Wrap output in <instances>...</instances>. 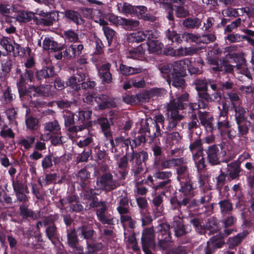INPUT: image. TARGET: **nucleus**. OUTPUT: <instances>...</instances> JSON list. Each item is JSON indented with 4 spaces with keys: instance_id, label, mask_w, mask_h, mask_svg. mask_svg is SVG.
Listing matches in <instances>:
<instances>
[{
    "instance_id": "nucleus-1",
    "label": "nucleus",
    "mask_w": 254,
    "mask_h": 254,
    "mask_svg": "<svg viewBox=\"0 0 254 254\" xmlns=\"http://www.w3.org/2000/svg\"><path fill=\"white\" fill-rule=\"evenodd\" d=\"M189 94L185 93L176 99L170 101L167 106V120L168 124L167 129L169 131L173 130L184 118V116L179 114V110L186 109L189 108L192 111L200 109H205L207 107V102L203 99L199 98L197 103L189 102Z\"/></svg>"
},
{
    "instance_id": "nucleus-2",
    "label": "nucleus",
    "mask_w": 254,
    "mask_h": 254,
    "mask_svg": "<svg viewBox=\"0 0 254 254\" xmlns=\"http://www.w3.org/2000/svg\"><path fill=\"white\" fill-rule=\"evenodd\" d=\"M146 136L145 134L140 133L132 140V152L130 153L129 161L131 163V171L134 176H138L144 171L146 167V162L149 159V154L146 151L142 150L137 151L134 150L142 143L146 142Z\"/></svg>"
},
{
    "instance_id": "nucleus-3",
    "label": "nucleus",
    "mask_w": 254,
    "mask_h": 254,
    "mask_svg": "<svg viewBox=\"0 0 254 254\" xmlns=\"http://www.w3.org/2000/svg\"><path fill=\"white\" fill-rule=\"evenodd\" d=\"M151 150L154 156L153 167L154 169H169L171 166L177 165L180 161L174 158L166 159L162 147L157 144L152 145Z\"/></svg>"
},
{
    "instance_id": "nucleus-4",
    "label": "nucleus",
    "mask_w": 254,
    "mask_h": 254,
    "mask_svg": "<svg viewBox=\"0 0 254 254\" xmlns=\"http://www.w3.org/2000/svg\"><path fill=\"white\" fill-rule=\"evenodd\" d=\"M95 181L97 190L100 192L111 191L120 186L119 181L114 179L113 175L110 172H105L100 175L96 178Z\"/></svg>"
},
{
    "instance_id": "nucleus-5",
    "label": "nucleus",
    "mask_w": 254,
    "mask_h": 254,
    "mask_svg": "<svg viewBox=\"0 0 254 254\" xmlns=\"http://www.w3.org/2000/svg\"><path fill=\"white\" fill-rule=\"evenodd\" d=\"M135 41L140 42L147 40L148 49L150 53L159 54L161 52L163 44L158 40H154L153 32L151 30L146 31L141 33H138L135 36Z\"/></svg>"
},
{
    "instance_id": "nucleus-6",
    "label": "nucleus",
    "mask_w": 254,
    "mask_h": 254,
    "mask_svg": "<svg viewBox=\"0 0 254 254\" xmlns=\"http://www.w3.org/2000/svg\"><path fill=\"white\" fill-rule=\"evenodd\" d=\"M59 201L62 206L68 204L65 208L70 213H79L83 210V206L77 194L70 193L66 197L61 198Z\"/></svg>"
},
{
    "instance_id": "nucleus-7",
    "label": "nucleus",
    "mask_w": 254,
    "mask_h": 254,
    "mask_svg": "<svg viewBox=\"0 0 254 254\" xmlns=\"http://www.w3.org/2000/svg\"><path fill=\"white\" fill-rule=\"evenodd\" d=\"M11 18H16L21 25L24 24H34L49 26L53 25L55 20L54 17H44L38 18V17H6V20H9Z\"/></svg>"
},
{
    "instance_id": "nucleus-8",
    "label": "nucleus",
    "mask_w": 254,
    "mask_h": 254,
    "mask_svg": "<svg viewBox=\"0 0 254 254\" xmlns=\"http://www.w3.org/2000/svg\"><path fill=\"white\" fill-rule=\"evenodd\" d=\"M209 86L213 93H209L206 91L200 94V98L203 99L207 103L214 102L217 99L221 100L222 93L220 90V83L212 79H207V88Z\"/></svg>"
},
{
    "instance_id": "nucleus-9",
    "label": "nucleus",
    "mask_w": 254,
    "mask_h": 254,
    "mask_svg": "<svg viewBox=\"0 0 254 254\" xmlns=\"http://www.w3.org/2000/svg\"><path fill=\"white\" fill-rule=\"evenodd\" d=\"M91 209L96 210L97 219L103 224L114 225V218H110L107 214L108 206L107 202L104 200L99 201Z\"/></svg>"
},
{
    "instance_id": "nucleus-10",
    "label": "nucleus",
    "mask_w": 254,
    "mask_h": 254,
    "mask_svg": "<svg viewBox=\"0 0 254 254\" xmlns=\"http://www.w3.org/2000/svg\"><path fill=\"white\" fill-rule=\"evenodd\" d=\"M75 114L70 111L66 112L64 116V125L66 127H68L67 130L72 133H77L78 131H82L85 128H88L91 127L92 124L91 121H88L84 125L80 126H74L75 122Z\"/></svg>"
},
{
    "instance_id": "nucleus-11",
    "label": "nucleus",
    "mask_w": 254,
    "mask_h": 254,
    "mask_svg": "<svg viewBox=\"0 0 254 254\" xmlns=\"http://www.w3.org/2000/svg\"><path fill=\"white\" fill-rule=\"evenodd\" d=\"M170 229V224L167 223H163L160 225L158 231V245L163 250H166L168 247V243L171 242Z\"/></svg>"
},
{
    "instance_id": "nucleus-12",
    "label": "nucleus",
    "mask_w": 254,
    "mask_h": 254,
    "mask_svg": "<svg viewBox=\"0 0 254 254\" xmlns=\"http://www.w3.org/2000/svg\"><path fill=\"white\" fill-rule=\"evenodd\" d=\"M219 146L218 144H213L204 148V154L206 155V161L211 166H216L221 164L220 159L221 151Z\"/></svg>"
},
{
    "instance_id": "nucleus-13",
    "label": "nucleus",
    "mask_w": 254,
    "mask_h": 254,
    "mask_svg": "<svg viewBox=\"0 0 254 254\" xmlns=\"http://www.w3.org/2000/svg\"><path fill=\"white\" fill-rule=\"evenodd\" d=\"M81 190V196L84 200L90 201L89 204L86 206L88 209H91L93 206H95L96 203L99 201V198L97 195L100 194L101 192L97 191L96 187L94 188H90L89 187H86L85 189L80 188Z\"/></svg>"
},
{
    "instance_id": "nucleus-14",
    "label": "nucleus",
    "mask_w": 254,
    "mask_h": 254,
    "mask_svg": "<svg viewBox=\"0 0 254 254\" xmlns=\"http://www.w3.org/2000/svg\"><path fill=\"white\" fill-rule=\"evenodd\" d=\"M109 20L116 25H121L127 30H135L139 27V21L123 17H108Z\"/></svg>"
},
{
    "instance_id": "nucleus-15",
    "label": "nucleus",
    "mask_w": 254,
    "mask_h": 254,
    "mask_svg": "<svg viewBox=\"0 0 254 254\" xmlns=\"http://www.w3.org/2000/svg\"><path fill=\"white\" fill-rule=\"evenodd\" d=\"M154 239V229L153 228L145 229L142 233V249L144 254H152L150 249Z\"/></svg>"
},
{
    "instance_id": "nucleus-16",
    "label": "nucleus",
    "mask_w": 254,
    "mask_h": 254,
    "mask_svg": "<svg viewBox=\"0 0 254 254\" xmlns=\"http://www.w3.org/2000/svg\"><path fill=\"white\" fill-rule=\"evenodd\" d=\"M179 182L180 185L179 191L184 195L183 198H188L190 200V198L194 196V190L196 189V186L193 183L191 178Z\"/></svg>"
},
{
    "instance_id": "nucleus-17",
    "label": "nucleus",
    "mask_w": 254,
    "mask_h": 254,
    "mask_svg": "<svg viewBox=\"0 0 254 254\" xmlns=\"http://www.w3.org/2000/svg\"><path fill=\"white\" fill-rule=\"evenodd\" d=\"M222 107L224 105H226V109L229 111H232V108L239 105L238 103L240 98L235 92H228L226 94H222Z\"/></svg>"
},
{
    "instance_id": "nucleus-18",
    "label": "nucleus",
    "mask_w": 254,
    "mask_h": 254,
    "mask_svg": "<svg viewBox=\"0 0 254 254\" xmlns=\"http://www.w3.org/2000/svg\"><path fill=\"white\" fill-rule=\"evenodd\" d=\"M170 227L177 238L181 237L189 233L187 226L184 224L183 220L180 217H174Z\"/></svg>"
},
{
    "instance_id": "nucleus-19",
    "label": "nucleus",
    "mask_w": 254,
    "mask_h": 254,
    "mask_svg": "<svg viewBox=\"0 0 254 254\" xmlns=\"http://www.w3.org/2000/svg\"><path fill=\"white\" fill-rule=\"evenodd\" d=\"M244 170L241 168L240 164L234 161L227 164L225 174L227 176L229 181L239 179V177L243 174Z\"/></svg>"
},
{
    "instance_id": "nucleus-20",
    "label": "nucleus",
    "mask_w": 254,
    "mask_h": 254,
    "mask_svg": "<svg viewBox=\"0 0 254 254\" xmlns=\"http://www.w3.org/2000/svg\"><path fill=\"white\" fill-rule=\"evenodd\" d=\"M78 236L87 241V243L94 240V237L96 235L92 225L83 224L77 228Z\"/></svg>"
},
{
    "instance_id": "nucleus-21",
    "label": "nucleus",
    "mask_w": 254,
    "mask_h": 254,
    "mask_svg": "<svg viewBox=\"0 0 254 254\" xmlns=\"http://www.w3.org/2000/svg\"><path fill=\"white\" fill-rule=\"evenodd\" d=\"M226 105H223V107L221 110L219 107L220 112L217 121L216 130H218L220 133L221 132V131L230 127L229 122L228 121L229 110L227 109H226Z\"/></svg>"
},
{
    "instance_id": "nucleus-22",
    "label": "nucleus",
    "mask_w": 254,
    "mask_h": 254,
    "mask_svg": "<svg viewBox=\"0 0 254 254\" xmlns=\"http://www.w3.org/2000/svg\"><path fill=\"white\" fill-rule=\"evenodd\" d=\"M174 159H180V161L179 162L177 163V165H173L170 167V168L172 167H177L176 168V173L177 174V179L178 181L189 179L190 178H191V177L190 175V173L189 171V168L187 166L183 165L184 163V158H174Z\"/></svg>"
},
{
    "instance_id": "nucleus-23",
    "label": "nucleus",
    "mask_w": 254,
    "mask_h": 254,
    "mask_svg": "<svg viewBox=\"0 0 254 254\" xmlns=\"http://www.w3.org/2000/svg\"><path fill=\"white\" fill-rule=\"evenodd\" d=\"M223 16H240L241 14L245 13L248 16H254V8L247 7L243 8L234 9L227 8L222 11Z\"/></svg>"
},
{
    "instance_id": "nucleus-24",
    "label": "nucleus",
    "mask_w": 254,
    "mask_h": 254,
    "mask_svg": "<svg viewBox=\"0 0 254 254\" xmlns=\"http://www.w3.org/2000/svg\"><path fill=\"white\" fill-rule=\"evenodd\" d=\"M90 176L91 173L86 167L78 171L77 180L80 188L85 189L86 187H89Z\"/></svg>"
},
{
    "instance_id": "nucleus-25",
    "label": "nucleus",
    "mask_w": 254,
    "mask_h": 254,
    "mask_svg": "<svg viewBox=\"0 0 254 254\" xmlns=\"http://www.w3.org/2000/svg\"><path fill=\"white\" fill-rule=\"evenodd\" d=\"M189 60L178 61L171 64L172 67V74H176L180 76H185L186 70L188 67Z\"/></svg>"
},
{
    "instance_id": "nucleus-26",
    "label": "nucleus",
    "mask_w": 254,
    "mask_h": 254,
    "mask_svg": "<svg viewBox=\"0 0 254 254\" xmlns=\"http://www.w3.org/2000/svg\"><path fill=\"white\" fill-rule=\"evenodd\" d=\"M111 64L109 63L103 64L98 69V74L103 83L112 82V75L110 72Z\"/></svg>"
},
{
    "instance_id": "nucleus-27",
    "label": "nucleus",
    "mask_w": 254,
    "mask_h": 254,
    "mask_svg": "<svg viewBox=\"0 0 254 254\" xmlns=\"http://www.w3.org/2000/svg\"><path fill=\"white\" fill-rule=\"evenodd\" d=\"M229 57L227 54L222 59H220V66L212 67V70L215 72L221 71L223 73H232L234 70V65L229 64Z\"/></svg>"
},
{
    "instance_id": "nucleus-28",
    "label": "nucleus",
    "mask_w": 254,
    "mask_h": 254,
    "mask_svg": "<svg viewBox=\"0 0 254 254\" xmlns=\"http://www.w3.org/2000/svg\"><path fill=\"white\" fill-rule=\"evenodd\" d=\"M170 202L172 210L181 212L182 206H187L189 203L190 200L188 198H183L182 195L180 194L179 196L176 195L171 197Z\"/></svg>"
},
{
    "instance_id": "nucleus-29",
    "label": "nucleus",
    "mask_w": 254,
    "mask_h": 254,
    "mask_svg": "<svg viewBox=\"0 0 254 254\" xmlns=\"http://www.w3.org/2000/svg\"><path fill=\"white\" fill-rule=\"evenodd\" d=\"M56 221H53L48 224L45 228V235L51 242L55 244L59 240L60 234L55 224Z\"/></svg>"
},
{
    "instance_id": "nucleus-30",
    "label": "nucleus",
    "mask_w": 254,
    "mask_h": 254,
    "mask_svg": "<svg viewBox=\"0 0 254 254\" xmlns=\"http://www.w3.org/2000/svg\"><path fill=\"white\" fill-rule=\"evenodd\" d=\"M66 232L67 241L65 244L67 245L69 248H72L80 245L77 229L76 230L74 228L72 229L67 228Z\"/></svg>"
},
{
    "instance_id": "nucleus-31",
    "label": "nucleus",
    "mask_w": 254,
    "mask_h": 254,
    "mask_svg": "<svg viewBox=\"0 0 254 254\" xmlns=\"http://www.w3.org/2000/svg\"><path fill=\"white\" fill-rule=\"evenodd\" d=\"M57 75L53 66H49L44 68L40 70L37 71L34 73V78L33 81L35 79L38 81L42 80L44 79H47Z\"/></svg>"
},
{
    "instance_id": "nucleus-32",
    "label": "nucleus",
    "mask_w": 254,
    "mask_h": 254,
    "mask_svg": "<svg viewBox=\"0 0 254 254\" xmlns=\"http://www.w3.org/2000/svg\"><path fill=\"white\" fill-rule=\"evenodd\" d=\"M84 46L82 44H71L70 46L66 47L64 52V56L67 58H75L78 57L83 50Z\"/></svg>"
},
{
    "instance_id": "nucleus-33",
    "label": "nucleus",
    "mask_w": 254,
    "mask_h": 254,
    "mask_svg": "<svg viewBox=\"0 0 254 254\" xmlns=\"http://www.w3.org/2000/svg\"><path fill=\"white\" fill-rule=\"evenodd\" d=\"M171 76L166 79L168 84L171 87V86L177 88L184 89L187 86L185 79L183 78L184 76H180L176 74H172Z\"/></svg>"
},
{
    "instance_id": "nucleus-34",
    "label": "nucleus",
    "mask_w": 254,
    "mask_h": 254,
    "mask_svg": "<svg viewBox=\"0 0 254 254\" xmlns=\"http://www.w3.org/2000/svg\"><path fill=\"white\" fill-rule=\"evenodd\" d=\"M248 234L249 232L247 230H244L242 232L237 234L234 237H229L227 240L229 249H235L243 242Z\"/></svg>"
},
{
    "instance_id": "nucleus-35",
    "label": "nucleus",
    "mask_w": 254,
    "mask_h": 254,
    "mask_svg": "<svg viewBox=\"0 0 254 254\" xmlns=\"http://www.w3.org/2000/svg\"><path fill=\"white\" fill-rule=\"evenodd\" d=\"M19 216L22 218V221L25 222L29 218L31 219H37V216L35 212L29 209L27 205L22 204L19 206Z\"/></svg>"
},
{
    "instance_id": "nucleus-36",
    "label": "nucleus",
    "mask_w": 254,
    "mask_h": 254,
    "mask_svg": "<svg viewBox=\"0 0 254 254\" xmlns=\"http://www.w3.org/2000/svg\"><path fill=\"white\" fill-rule=\"evenodd\" d=\"M203 151L201 150H197L192 155V158L195 163L198 171L203 170L206 167V158H204Z\"/></svg>"
},
{
    "instance_id": "nucleus-37",
    "label": "nucleus",
    "mask_w": 254,
    "mask_h": 254,
    "mask_svg": "<svg viewBox=\"0 0 254 254\" xmlns=\"http://www.w3.org/2000/svg\"><path fill=\"white\" fill-rule=\"evenodd\" d=\"M30 109L27 107L25 114V125L26 128L30 130H36L38 128V119L32 116H29Z\"/></svg>"
},
{
    "instance_id": "nucleus-38",
    "label": "nucleus",
    "mask_w": 254,
    "mask_h": 254,
    "mask_svg": "<svg viewBox=\"0 0 254 254\" xmlns=\"http://www.w3.org/2000/svg\"><path fill=\"white\" fill-rule=\"evenodd\" d=\"M199 119L201 124L206 128L207 131L213 132L216 131V127H213L211 118H207L204 113L198 111Z\"/></svg>"
},
{
    "instance_id": "nucleus-39",
    "label": "nucleus",
    "mask_w": 254,
    "mask_h": 254,
    "mask_svg": "<svg viewBox=\"0 0 254 254\" xmlns=\"http://www.w3.org/2000/svg\"><path fill=\"white\" fill-rule=\"evenodd\" d=\"M165 39L166 41H168V44L173 45L174 43H176L177 44L181 43V34H178L173 29L172 30L170 29H167L165 31Z\"/></svg>"
},
{
    "instance_id": "nucleus-40",
    "label": "nucleus",
    "mask_w": 254,
    "mask_h": 254,
    "mask_svg": "<svg viewBox=\"0 0 254 254\" xmlns=\"http://www.w3.org/2000/svg\"><path fill=\"white\" fill-rule=\"evenodd\" d=\"M193 84L195 85V88L198 92V96L200 98V94L209 91L207 88V79L205 78H197L193 81Z\"/></svg>"
},
{
    "instance_id": "nucleus-41",
    "label": "nucleus",
    "mask_w": 254,
    "mask_h": 254,
    "mask_svg": "<svg viewBox=\"0 0 254 254\" xmlns=\"http://www.w3.org/2000/svg\"><path fill=\"white\" fill-rule=\"evenodd\" d=\"M221 214L224 216L229 214L233 210V203L228 199H224L218 202Z\"/></svg>"
},
{
    "instance_id": "nucleus-42",
    "label": "nucleus",
    "mask_w": 254,
    "mask_h": 254,
    "mask_svg": "<svg viewBox=\"0 0 254 254\" xmlns=\"http://www.w3.org/2000/svg\"><path fill=\"white\" fill-rule=\"evenodd\" d=\"M228 55L230 60H233L235 63H236V66L238 69L242 68L243 66H246V60L243 53H229Z\"/></svg>"
},
{
    "instance_id": "nucleus-43",
    "label": "nucleus",
    "mask_w": 254,
    "mask_h": 254,
    "mask_svg": "<svg viewBox=\"0 0 254 254\" xmlns=\"http://www.w3.org/2000/svg\"><path fill=\"white\" fill-rule=\"evenodd\" d=\"M15 78L17 77V75H19V79L23 78L24 79H27V82H33L34 78V72L31 69H25V72L23 73L20 68L17 67L15 70Z\"/></svg>"
},
{
    "instance_id": "nucleus-44",
    "label": "nucleus",
    "mask_w": 254,
    "mask_h": 254,
    "mask_svg": "<svg viewBox=\"0 0 254 254\" xmlns=\"http://www.w3.org/2000/svg\"><path fill=\"white\" fill-rule=\"evenodd\" d=\"M12 187L15 193L20 191H26L27 193H29L27 185L21 180H19L17 178L13 179Z\"/></svg>"
},
{
    "instance_id": "nucleus-45",
    "label": "nucleus",
    "mask_w": 254,
    "mask_h": 254,
    "mask_svg": "<svg viewBox=\"0 0 254 254\" xmlns=\"http://www.w3.org/2000/svg\"><path fill=\"white\" fill-rule=\"evenodd\" d=\"M117 210L120 214H126L129 212L128 199L127 196L122 197L120 198Z\"/></svg>"
},
{
    "instance_id": "nucleus-46",
    "label": "nucleus",
    "mask_w": 254,
    "mask_h": 254,
    "mask_svg": "<svg viewBox=\"0 0 254 254\" xmlns=\"http://www.w3.org/2000/svg\"><path fill=\"white\" fill-rule=\"evenodd\" d=\"M59 218L58 214H50L44 218L42 221H39L36 223L37 229H39L40 227H46L48 224L53 221H57Z\"/></svg>"
},
{
    "instance_id": "nucleus-47",
    "label": "nucleus",
    "mask_w": 254,
    "mask_h": 254,
    "mask_svg": "<svg viewBox=\"0 0 254 254\" xmlns=\"http://www.w3.org/2000/svg\"><path fill=\"white\" fill-rule=\"evenodd\" d=\"M75 115L77 118V122H78V124H79L82 123L83 125H84V122L90 119L92 115V111L86 109L81 110L79 111L78 112H76Z\"/></svg>"
},
{
    "instance_id": "nucleus-48",
    "label": "nucleus",
    "mask_w": 254,
    "mask_h": 254,
    "mask_svg": "<svg viewBox=\"0 0 254 254\" xmlns=\"http://www.w3.org/2000/svg\"><path fill=\"white\" fill-rule=\"evenodd\" d=\"M156 1L163 4L167 8L168 16H173L172 3L182 4L184 3V0H156Z\"/></svg>"
},
{
    "instance_id": "nucleus-49",
    "label": "nucleus",
    "mask_w": 254,
    "mask_h": 254,
    "mask_svg": "<svg viewBox=\"0 0 254 254\" xmlns=\"http://www.w3.org/2000/svg\"><path fill=\"white\" fill-rule=\"evenodd\" d=\"M120 70L123 75L126 76L138 73L141 71L140 68H134L123 64L120 65Z\"/></svg>"
},
{
    "instance_id": "nucleus-50",
    "label": "nucleus",
    "mask_w": 254,
    "mask_h": 254,
    "mask_svg": "<svg viewBox=\"0 0 254 254\" xmlns=\"http://www.w3.org/2000/svg\"><path fill=\"white\" fill-rule=\"evenodd\" d=\"M238 126V134L239 136H242L248 133L249 129L250 123L247 119L236 122Z\"/></svg>"
},
{
    "instance_id": "nucleus-51",
    "label": "nucleus",
    "mask_w": 254,
    "mask_h": 254,
    "mask_svg": "<svg viewBox=\"0 0 254 254\" xmlns=\"http://www.w3.org/2000/svg\"><path fill=\"white\" fill-rule=\"evenodd\" d=\"M220 172V174L216 177L215 187L216 189L219 192V193L221 194L223 187L226 183L227 176L225 172H223L221 169Z\"/></svg>"
},
{
    "instance_id": "nucleus-52",
    "label": "nucleus",
    "mask_w": 254,
    "mask_h": 254,
    "mask_svg": "<svg viewBox=\"0 0 254 254\" xmlns=\"http://www.w3.org/2000/svg\"><path fill=\"white\" fill-rule=\"evenodd\" d=\"M235 111V117L236 122L244 121L247 119L246 117V110L245 108L239 104L232 108V111Z\"/></svg>"
},
{
    "instance_id": "nucleus-53",
    "label": "nucleus",
    "mask_w": 254,
    "mask_h": 254,
    "mask_svg": "<svg viewBox=\"0 0 254 254\" xmlns=\"http://www.w3.org/2000/svg\"><path fill=\"white\" fill-rule=\"evenodd\" d=\"M103 248L104 245L101 242L89 243L88 242L87 243V254H97Z\"/></svg>"
},
{
    "instance_id": "nucleus-54",
    "label": "nucleus",
    "mask_w": 254,
    "mask_h": 254,
    "mask_svg": "<svg viewBox=\"0 0 254 254\" xmlns=\"http://www.w3.org/2000/svg\"><path fill=\"white\" fill-rule=\"evenodd\" d=\"M221 235L218 234L211 237L210 240L208 241L210 244V246L213 247L215 250L222 248L225 244L223 240L224 238H221Z\"/></svg>"
},
{
    "instance_id": "nucleus-55",
    "label": "nucleus",
    "mask_w": 254,
    "mask_h": 254,
    "mask_svg": "<svg viewBox=\"0 0 254 254\" xmlns=\"http://www.w3.org/2000/svg\"><path fill=\"white\" fill-rule=\"evenodd\" d=\"M189 222L193 226L196 232L200 234H203L205 233V226L201 225L199 218L194 217L190 218Z\"/></svg>"
},
{
    "instance_id": "nucleus-56",
    "label": "nucleus",
    "mask_w": 254,
    "mask_h": 254,
    "mask_svg": "<svg viewBox=\"0 0 254 254\" xmlns=\"http://www.w3.org/2000/svg\"><path fill=\"white\" fill-rule=\"evenodd\" d=\"M117 8L118 10L123 14H132L134 13V6H132L129 3L127 2L118 3Z\"/></svg>"
},
{
    "instance_id": "nucleus-57",
    "label": "nucleus",
    "mask_w": 254,
    "mask_h": 254,
    "mask_svg": "<svg viewBox=\"0 0 254 254\" xmlns=\"http://www.w3.org/2000/svg\"><path fill=\"white\" fill-rule=\"evenodd\" d=\"M202 144V141L200 137H198L194 141L191 140L189 149L190 151L192 153V155L194 153V151L196 152L197 150H201L202 151L204 152V148H203Z\"/></svg>"
},
{
    "instance_id": "nucleus-58",
    "label": "nucleus",
    "mask_w": 254,
    "mask_h": 254,
    "mask_svg": "<svg viewBox=\"0 0 254 254\" xmlns=\"http://www.w3.org/2000/svg\"><path fill=\"white\" fill-rule=\"evenodd\" d=\"M96 85L97 83L94 80L88 78L81 83L80 89L88 91V93H93Z\"/></svg>"
},
{
    "instance_id": "nucleus-59",
    "label": "nucleus",
    "mask_w": 254,
    "mask_h": 254,
    "mask_svg": "<svg viewBox=\"0 0 254 254\" xmlns=\"http://www.w3.org/2000/svg\"><path fill=\"white\" fill-rule=\"evenodd\" d=\"M44 129L46 131L52 132L54 133L58 134L60 132L61 127L58 122L56 120L53 122H48L45 124ZM61 133H60L61 134Z\"/></svg>"
},
{
    "instance_id": "nucleus-60",
    "label": "nucleus",
    "mask_w": 254,
    "mask_h": 254,
    "mask_svg": "<svg viewBox=\"0 0 254 254\" xmlns=\"http://www.w3.org/2000/svg\"><path fill=\"white\" fill-rule=\"evenodd\" d=\"M35 137L32 135L26 136V138H23L19 140L18 144L24 147L26 150H29L32 146V144L35 142Z\"/></svg>"
},
{
    "instance_id": "nucleus-61",
    "label": "nucleus",
    "mask_w": 254,
    "mask_h": 254,
    "mask_svg": "<svg viewBox=\"0 0 254 254\" xmlns=\"http://www.w3.org/2000/svg\"><path fill=\"white\" fill-rule=\"evenodd\" d=\"M113 118H110L109 120L107 118H100L97 119V123L100 125L102 130L105 131L110 129L111 125L113 124Z\"/></svg>"
},
{
    "instance_id": "nucleus-62",
    "label": "nucleus",
    "mask_w": 254,
    "mask_h": 254,
    "mask_svg": "<svg viewBox=\"0 0 254 254\" xmlns=\"http://www.w3.org/2000/svg\"><path fill=\"white\" fill-rule=\"evenodd\" d=\"M164 169H155L156 172L154 174V177L160 180H171L173 174L171 171H163Z\"/></svg>"
},
{
    "instance_id": "nucleus-63",
    "label": "nucleus",
    "mask_w": 254,
    "mask_h": 254,
    "mask_svg": "<svg viewBox=\"0 0 254 254\" xmlns=\"http://www.w3.org/2000/svg\"><path fill=\"white\" fill-rule=\"evenodd\" d=\"M201 21L197 17H189L183 22L184 25L189 28H197L200 25Z\"/></svg>"
},
{
    "instance_id": "nucleus-64",
    "label": "nucleus",
    "mask_w": 254,
    "mask_h": 254,
    "mask_svg": "<svg viewBox=\"0 0 254 254\" xmlns=\"http://www.w3.org/2000/svg\"><path fill=\"white\" fill-rule=\"evenodd\" d=\"M78 81V78L76 76L73 75L69 77L65 82L67 86H70L73 90L78 91L80 89L81 83Z\"/></svg>"
}]
</instances>
